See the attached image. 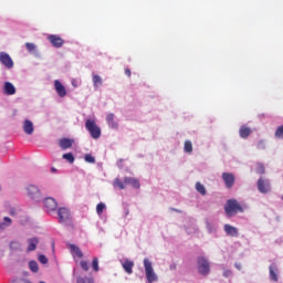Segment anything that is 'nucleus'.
Listing matches in <instances>:
<instances>
[{
	"instance_id": "obj_1",
	"label": "nucleus",
	"mask_w": 283,
	"mask_h": 283,
	"mask_svg": "<svg viewBox=\"0 0 283 283\" xmlns=\"http://www.w3.org/2000/svg\"><path fill=\"white\" fill-rule=\"evenodd\" d=\"M224 211L229 218H232V216H235L238 212L242 213L244 209H242V206L238 200L229 199L224 206Z\"/></svg>"
},
{
	"instance_id": "obj_2",
	"label": "nucleus",
	"mask_w": 283,
	"mask_h": 283,
	"mask_svg": "<svg viewBox=\"0 0 283 283\" xmlns=\"http://www.w3.org/2000/svg\"><path fill=\"white\" fill-rule=\"evenodd\" d=\"M85 129L88 130V133L91 134V137L94 140H98V138H101V126H98V124H96L95 119H86L85 122Z\"/></svg>"
},
{
	"instance_id": "obj_3",
	"label": "nucleus",
	"mask_w": 283,
	"mask_h": 283,
	"mask_svg": "<svg viewBox=\"0 0 283 283\" xmlns=\"http://www.w3.org/2000/svg\"><path fill=\"white\" fill-rule=\"evenodd\" d=\"M57 216L60 224H63V227H70L72 222V211L70 210V208H60L57 211Z\"/></svg>"
},
{
	"instance_id": "obj_4",
	"label": "nucleus",
	"mask_w": 283,
	"mask_h": 283,
	"mask_svg": "<svg viewBox=\"0 0 283 283\" xmlns=\"http://www.w3.org/2000/svg\"><path fill=\"white\" fill-rule=\"evenodd\" d=\"M144 269L148 283L158 282V275L154 272V265H151V261H149V259H144Z\"/></svg>"
},
{
	"instance_id": "obj_5",
	"label": "nucleus",
	"mask_w": 283,
	"mask_h": 283,
	"mask_svg": "<svg viewBox=\"0 0 283 283\" xmlns=\"http://www.w3.org/2000/svg\"><path fill=\"white\" fill-rule=\"evenodd\" d=\"M197 264L200 275H209L211 268L209 265V261L205 256H199L197 259Z\"/></svg>"
},
{
	"instance_id": "obj_6",
	"label": "nucleus",
	"mask_w": 283,
	"mask_h": 283,
	"mask_svg": "<svg viewBox=\"0 0 283 283\" xmlns=\"http://www.w3.org/2000/svg\"><path fill=\"white\" fill-rule=\"evenodd\" d=\"M0 63L4 67H7V70H12L14 67V61L12 60L10 54L6 52H0Z\"/></svg>"
},
{
	"instance_id": "obj_7",
	"label": "nucleus",
	"mask_w": 283,
	"mask_h": 283,
	"mask_svg": "<svg viewBox=\"0 0 283 283\" xmlns=\"http://www.w3.org/2000/svg\"><path fill=\"white\" fill-rule=\"evenodd\" d=\"M221 178L227 189H233V185H235V175L231 172H222Z\"/></svg>"
},
{
	"instance_id": "obj_8",
	"label": "nucleus",
	"mask_w": 283,
	"mask_h": 283,
	"mask_svg": "<svg viewBox=\"0 0 283 283\" xmlns=\"http://www.w3.org/2000/svg\"><path fill=\"white\" fill-rule=\"evenodd\" d=\"M27 193L32 200H41V190L35 185H29L27 187Z\"/></svg>"
},
{
	"instance_id": "obj_9",
	"label": "nucleus",
	"mask_w": 283,
	"mask_h": 283,
	"mask_svg": "<svg viewBox=\"0 0 283 283\" xmlns=\"http://www.w3.org/2000/svg\"><path fill=\"white\" fill-rule=\"evenodd\" d=\"M43 203L46 211H56L59 207V203L52 197L45 198Z\"/></svg>"
},
{
	"instance_id": "obj_10",
	"label": "nucleus",
	"mask_w": 283,
	"mask_h": 283,
	"mask_svg": "<svg viewBox=\"0 0 283 283\" xmlns=\"http://www.w3.org/2000/svg\"><path fill=\"white\" fill-rule=\"evenodd\" d=\"M258 190L260 193H269V191H271V184H269V180L260 178L258 180Z\"/></svg>"
},
{
	"instance_id": "obj_11",
	"label": "nucleus",
	"mask_w": 283,
	"mask_h": 283,
	"mask_svg": "<svg viewBox=\"0 0 283 283\" xmlns=\"http://www.w3.org/2000/svg\"><path fill=\"white\" fill-rule=\"evenodd\" d=\"M54 88L60 98H64V96H67V91L65 90V86L61 83V81H54Z\"/></svg>"
},
{
	"instance_id": "obj_12",
	"label": "nucleus",
	"mask_w": 283,
	"mask_h": 283,
	"mask_svg": "<svg viewBox=\"0 0 283 283\" xmlns=\"http://www.w3.org/2000/svg\"><path fill=\"white\" fill-rule=\"evenodd\" d=\"M22 129L24 134H27L28 136H32L34 134V124L32 123V120L25 119L22 125Z\"/></svg>"
},
{
	"instance_id": "obj_13",
	"label": "nucleus",
	"mask_w": 283,
	"mask_h": 283,
	"mask_svg": "<svg viewBox=\"0 0 283 283\" xmlns=\"http://www.w3.org/2000/svg\"><path fill=\"white\" fill-rule=\"evenodd\" d=\"M3 94H6L7 96H14V94H17V87H14V84L10 82H6Z\"/></svg>"
},
{
	"instance_id": "obj_14",
	"label": "nucleus",
	"mask_w": 283,
	"mask_h": 283,
	"mask_svg": "<svg viewBox=\"0 0 283 283\" xmlns=\"http://www.w3.org/2000/svg\"><path fill=\"white\" fill-rule=\"evenodd\" d=\"M48 40L53 45V48H62L63 46V39L59 35H49Z\"/></svg>"
},
{
	"instance_id": "obj_15",
	"label": "nucleus",
	"mask_w": 283,
	"mask_h": 283,
	"mask_svg": "<svg viewBox=\"0 0 283 283\" xmlns=\"http://www.w3.org/2000/svg\"><path fill=\"white\" fill-rule=\"evenodd\" d=\"M116 118V115L114 113H109L106 115V123L111 129H118V123L114 120Z\"/></svg>"
},
{
	"instance_id": "obj_16",
	"label": "nucleus",
	"mask_w": 283,
	"mask_h": 283,
	"mask_svg": "<svg viewBox=\"0 0 283 283\" xmlns=\"http://www.w3.org/2000/svg\"><path fill=\"white\" fill-rule=\"evenodd\" d=\"M122 266L124 269V271H126V273L128 275H132V273H134V261L132 260H125L123 263H122Z\"/></svg>"
},
{
	"instance_id": "obj_17",
	"label": "nucleus",
	"mask_w": 283,
	"mask_h": 283,
	"mask_svg": "<svg viewBox=\"0 0 283 283\" xmlns=\"http://www.w3.org/2000/svg\"><path fill=\"white\" fill-rule=\"evenodd\" d=\"M124 185H130L134 189H140V181L136 178L126 177L124 179Z\"/></svg>"
},
{
	"instance_id": "obj_18",
	"label": "nucleus",
	"mask_w": 283,
	"mask_h": 283,
	"mask_svg": "<svg viewBox=\"0 0 283 283\" xmlns=\"http://www.w3.org/2000/svg\"><path fill=\"white\" fill-rule=\"evenodd\" d=\"M224 231H226L227 235H231L232 238H238V228H235L231 224H226Z\"/></svg>"
},
{
	"instance_id": "obj_19",
	"label": "nucleus",
	"mask_w": 283,
	"mask_h": 283,
	"mask_svg": "<svg viewBox=\"0 0 283 283\" xmlns=\"http://www.w3.org/2000/svg\"><path fill=\"white\" fill-rule=\"evenodd\" d=\"M72 253L74 254L73 258L75 260H76V258H78V260H83V258H84L83 251H81V248H78L75 244L72 245Z\"/></svg>"
},
{
	"instance_id": "obj_20",
	"label": "nucleus",
	"mask_w": 283,
	"mask_h": 283,
	"mask_svg": "<svg viewBox=\"0 0 283 283\" xmlns=\"http://www.w3.org/2000/svg\"><path fill=\"white\" fill-rule=\"evenodd\" d=\"M59 145H60L61 149H63V150L70 149V147H72V139L62 138L59 140Z\"/></svg>"
},
{
	"instance_id": "obj_21",
	"label": "nucleus",
	"mask_w": 283,
	"mask_h": 283,
	"mask_svg": "<svg viewBox=\"0 0 283 283\" xmlns=\"http://www.w3.org/2000/svg\"><path fill=\"white\" fill-rule=\"evenodd\" d=\"M239 136L241 138H247L248 136H251V129L247 126H241L239 129Z\"/></svg>"
},
{
	"instance_id": "obj_22",
	"label": "nucleus",
	"mask_w": 283,
	"mask_h": 283,
	"mask_svg": "<svg viewBox=\"0 0 283 283\" xmlns=\"http://www.w3.org/2000/svg\"><path fill=\"white\" fill-rule=\"evenodd\" d=\"M270 279L273 282H277V266L276 265H270Z\"/></svg>"
},
{
	"instance_id": "obj_23",
	"label": "nucleus",
	"mask_w": 283,
	"mask_h": 283,
	"mask_svg": "<svg viewBox=\"0 0 283 283\" xmlns=\"http://www.w3.org/2000/svg\"><path fill=\"white\" fill-rule=\"evenodd\" d=\"M12 224V219L9 217H4L3 220L0 222V230L3 231L4 229H8Z\"/></svg>"
},
{
	"instance_id": "obj_24",
	"label": "nucleus",
	"mask_w": 283,
	"mask_h": 283,
	"mask_svg": "<svg viewBox=\"0 0 283 283\" xmlns=\"http://www.w3.org/2000/svg\"><path fill=\"white\" fill-rule=\"evenodd\" d=\"M28 251H36V244H39V239L33 238L28 240Z\"/></svg>"
},
{
	"instance_id": "obj_25",
	"label": "nucleus",
	"mask_w": 283,
	"mask_h": 283,
	"mask_svg": "<svg viewBox=\"0 0 283 283\" xmlns=\"http://www.w3.org/2000/svg\"><path fill=\"white\" fill-rule=\"evenodd\" d=\"M29 269L32 273H39V263H36V261H30Z\"/></svg>"
},
{
	"instance_id": "obj_26",
	"label": "nucleus",
	"mask_w": 283,
	"mask_h": 283,
	"mask_svg": "<svg viewBox=\"0 0 283 283\" xmlns=\"http://www.w3.org/2000/svg\"><path fill=\"white\" fill-rule=\"evenodd\" d=\"M196 189L199 193H201V196H207V189L202 184H200V181L196 184Z\"/></svg>"
},
{
	"instance_id": "obj_27",
	"label": "nucleus",
	"mask_w": 283,
	"mask_h": 283,
	"mask_svg": "<svg viewBox=\"0 0 283 283\" xmlns=\"http://www.w3.org/2000/svg\"><path fill=\"white\" fill-rule=\"evenodd\" d=\"M184 150L186 151V154H191V151H193V144H191V142L189 140H186Z\"/></svg>"
},
{
	"instance_id": "obj_28",
	"label": "nucleus",
	"mask_w": 283,
	"mask_h": 283,
	"mask_svg": "<svg viewBox=\"0 0 283 283\" xmlns=\"http://www.w3.org/2000/svg\"><path fill=\"white\" fill-rule=\"evenodd\" d=\"M105 209H106L105 203L99 202V203L96 206V213H97V216H103V211H105Z\"/></svg>"
},
{
	"instance_id": "obj_29",
	"label": "nucleus",
	"mask_w": 283,
	"mask_h": 283,
	"mask_svg": "<svg viewBox=\"0 0 283 283\" xmlns=\"http://www.w3.org/2000/svg\"><path fill=\"white\" fill-rule=\"evenodd\" d=\"M93 83L95 87H98V85H103V80L97 74H93Z\"/></svg>"
},
{
	"instance_id": "obj_30",
	"label": "nucleus",
	"mask_w": 283,
	"mask_h": 283,
	"mask_svg": "<svg viewBox=\"0 0 283 283\" xmlns=\"http://www.w3.org/2000/svg\"><path fill=\"white\" fill-rule=\"evenodd\" d=\"M275 138H283V125L279 126L274 133Z\"/></svg>"
},
{
	"instance_id": "obj_31",
	"label": "nucleus",
	"mask_w": 283,
	"mask_h": 283,
	"mask_svg": "<svg viewBox=\"0 0 283 283\" xmlns=\"http://www.w3.org/2000/svg\"><path fill=\"white\" fill-rule=\"evenodd\" d=\"M92 268H93V271H95V273H98L99 271V268H98V258H94L93 261H92Z\"/></svg>"
},
{
	"instance_id": "obj_32",
	"label": "nucleus",
	"mask_w": 283,
	"mask_h": 283,
	"mask_svg": "<svg viewBox=\"0 0 283 283\" xmlns=\"http://www.w3.org/2000/svg\"><path fill=\"white\" fill-rule=\"evenodd\" d=\"M77 283H94V279L87 277V276H85V277H78V279H77Z\"/></svg>"
},
{
	"instance_id": "obj_33",
	"label": "nucleus",
	"mask_w": 283,
	"mask_h": 283,
	"mask_svg": "<svg viewBox=\"0 0 283 283\" xmlns=\"http://www.w3.org/2000/svg\"><path fill=\"white\" fill-rule=\"evenodd\" d=\"M256 174H259L260 176L265 174V168L263 164H258L256 165Z\"/></svg>"
},
{
	"instance_id": "obj_34",
	"label": "nucleus",
	"mask_w": 283,
	"mask_h": 283,
	"mask_svg": "<svg viewBox=\"0 0 283 283\" xmlns=\"http://www.w3.org/2000/svg\"><path fill=\"white\" fill-rule=\"evenodd\" d=\"M25 48H27L28 52H34V50H36V45L34 43H30V42L25 43Z\"/></svg>"
},
{
	"instance_id": "obj_35",
	"label": "nucleus",
	"mask_w": 283,
	"mask_h": 283,
	"mask_svg": "<svg viewBox=\"0 0 283 283\" xmlns=\"http://www.w3.org/2000/svg\"><path fill=\"white\" fill-rule=\"evenodd\" d=\"M114 186L118 187V189H125V184L120 179H115Z\"/></svg>"
},
{
	"instance_id": "obj_36",
	"label": "nucleus",
	"mask_w": 283,
	"mask_h": 283,
	"mask_svg": "<svg viewBox=\"0 0 283 283\" xmlns=\"http://www.w3.org/2000/svg\"><path fill=\"white\" fill-rule=\"evenodd\" d=\"M80 265L83 271H90V264L87 263V261H81Z\"/></svg>"
},
{
	"instance_id": "obj_37",
	"label": "nucleus",
	"mask_w": 283,
	"mask_h": 283,
	"mask_svg": "<svg viewBox=\"0 0 283 283\" xmlns=\"http://www.w3.org/2000/svg\"><path fill=\"white\" fill-rule=\"evenodd\" d=\"M85 161L94 164V163H96V159L92 155H85Z\"/></svg>"
},
{
	"instance_id": "obj_38",
	"label": "nucleus",
	"mask_w": 283,
	"mask_h": 283,
	"mask_svg": "<svg viewBox=\"0 0 283 283\" xmlns=\"http://www.w3.org/2000/svg\"><path fill=\"white\" fill-rule=\"evenodd\" d=\"M39 262H40L41 264H48V262H49L48 256L41 254V255L39 256Z\"/></svg>"
},
{
	"instance_id": "obj_39",
	"label": "nucleus",
	"mask_w": 283,
	"mask_h": 283,
	"mask_svg": "<svg viewBox=\"0 0 283 283\" xmlns=\"http://www.w3.org/2000/svg\"><path fill=\"white\" fill-rule=\"evenodd\" d=\"M64 160H67V163H72V153H66L62 156Z\"/></svg>"
},
{
	"instance_id": "obj_40",
	"label": "nucleus",
	"mask_w": 283,
	"mask_h": 283,
	"mask_svg": "<svg viewBox=\"0 0 283 283\" xmlns=\"http://www.w3.org/2000/svg\"><path fill=\"white\" fill-rule=\"evenodd\" d=\"M233 275V273L231 272V270H224L223 271V276L224 277H231Z\"/></svg>"
},
{
	"instance_id": "obj_41",
	"label": "nucleus",
	"mask_w": 283,
	"mask_h": 283,
	"mask_svg": "<svg viewBox=\"0 0 283 283\" xmlns=\"http://www.w3.org/2000/svg\"><path fill=\"white\" fill-rule=\"evenodd\" d=\"M258 148L259 149H264V142H259V144H258Z\"/></svg>"
},
{
	"instance_id": "obj_42",
	"label": "nucleus",
	"mask_w": 283,
	"mask_h": 283,
	"mask_svg": "<svg viewBox=\"0 0 283 283\" xmlns=\"http://www.w3.org/2000/svg\"><path fill=\"white\" fill-rule=\"evenodd\" d=\"M125 74H126V76H132V70H129V69H125Z\"/></svg>"
},
{
	"instance_id": "obj_43",
	"label": "nucleus",
	"mask_w": 283,
	"mask_h": 283,
	"mask_svg": "<svg viewBox=\"0 0 283 283\" xmlns=\"http://www.w3.org/2000/svg\"><path fill=\"white\" fill-rule=\"evenodd\" d=\"M235 269H238L240 271V269H241L240 264H235Z\"/></svg>"
},
{
	"instance_id": "obj_44",
	"label": "nucleus",
	"mask_w": 283,
	"mask_h": 283,
	"mask_svg": "<svg viewBox=\"0 0 283 283\" xmlns=\"http://www.w3.org/2000/svg\"><path fill=\"white\" fill-rule=\"evenodd\" d=\"M51 171H52V174H55L56 168H52Z\"/></svg>"
},
{
	"instance_id": "obj_45",
	"label": "nucleus",
	"mask_w": 283,
	"mask_h": 283,
	"mask_svg": "<svg viewBox=\"0 0 283 283\" xmlns=\"http://www.w3.org/2000/svg\"><path fill=\"white\" fill-rule=\"evenodd\" d=\"M10 214H11V216H14V211L11 210Z\"/></svg>"
},
{
	"instance_id": "obj_46",
	"label": "nucleus",
	"mask_w": 283,
	"mask_h": 283,
	"mask_svg": "<svg viewBox=\"0 0 283 283\" xmlns=\"http://www.w3.org/2000/svg\"><path fill=\"white\" fill-rule=\"evenodd\" d=\"M69 249H72V244H69Z\"/></svg>"
},
{
	"instance_id": "obj_47",
	"label": "nucleus",
	"mask_w": 283,
	"mask_h": 283,
	"mask_svg": "<svg viewBox=\"0 0 283 283\" xmlns=\"http://www.w3.org/2000/svg\"><path fill=\"white\" fill-rule=\"evenodd\" d=\"M72 161L74 163V157H72Z\"/></svg>"
}]
</instances>
